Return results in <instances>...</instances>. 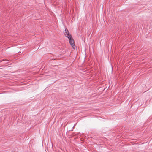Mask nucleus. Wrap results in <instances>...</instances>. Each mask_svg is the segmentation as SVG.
<instances>
[{"label":"nucleus","instance_id":"f03ea898","mask_svg":"<svg viewBox=\"0 0 152 152\" xmlns=\"http://www.w3.org/2000/svg\"><path fill=\"white\" fill-rule=\"evenodd\" d=\"M64 35L67 37L68 38L69 36H71V35L69 34V32L67 28H66L65 30V31L64 32Z\"/></svg>","mask_w":152,"mask_h":152},{"label":"nucleus","instance_id":"f257e3e1","mask_svg":"<svg viewBox=\"0 0 152 152\" xmlns=\"http://www.w3.org/2000/svg\"><path fill=\"white\" fill-rule=\"evenodd\" d=\"M69 37H68V38L69 39V42L71 45V46L73 48H74V47H75V45L74 44V40L73 39L72 36H69Z\"/></svg>","mask_w":152,"mask_h":152}]
</instances>
